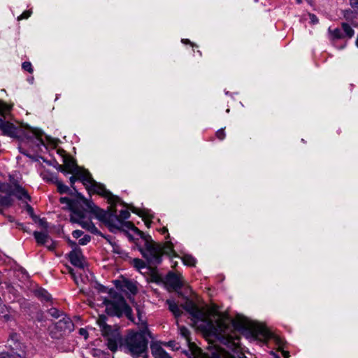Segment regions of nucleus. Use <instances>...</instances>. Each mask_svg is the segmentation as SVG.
I'll return each instance as SVG.
<instances>
[{
  "mask_svg": "<svg viewBox=\"0 0 358 358\" xmlns=\"http://www.w3.org/2000/svg\"><path fill=\"white\" fill-rule=\"evenodd\" d=\"M29 145L33 149H41L42 146H45L44 141L41 137V132L37 134L32 141H31Z\"/></svg>",
  "mask_w": 358,
  "mask_h": 358,
  "instance_id": "obj_27",
  "label": "nucleus"
},
{
  "mask_svg": "<svg viewBox=\"0 0 358 358\" xmlns=\"http://www.w3.org/2000/svg\"><path fill=\"white\" fill-rule=\"evenodd\" d=\"M82 228L87 230L90 233L96 235V236H102V232L99 231L97 227L95 226V224L92 222H86V221H82L80 223H79Z\"/></svg>",
  "mask_w": 358,
  "mask_h": 358,
  "instance_id": "obj_25",
  "label": "nucleus"
},
{
  "mask_svg": "<svg viewBox=\"0 0 358 358\" xmlns=\"http://www.w3.org/2000/svg\"><path fill=\"white\" fill-rule=\"evenodd\" d=\"M231 324L234 329L247 336L255 337L258 335H261L264 338H268L269 336L268 331L264 328L250 329L240 320H232Z\"/></svg>",
  "mask_w": 358,
  "mask_h": 358,
  "instance_id": "obj_11",
  "label": "nucleus"
},
{
  "mask_svg": "<svg viewBox=\"0 0 358 358\" xmlns=\"http://www.w3.org/2000/svg\"><path fill=\"white\" fill-rule=\"evenodd\" d=\"M35 296H36L41 302H49L52 301L51 294L44 288L38 287L34 292Z\"/></svg>",
  "mask_w": 358,
  "mask_h": 358,
  "instance_id": "obj_21",
  "label": "nucleus"
},
{
  "mask_svg": "<svg viewBox=\"0 0 358 358\" xmlns=\"http://www.w3.org/2000/svg\"><path fill=\"white\" fill-rule=\"evenodd\" d=\"M117 216L121 220L125 221L126 220L129 218L130 213L127 210H121L120 212V215Z\"/></svg>",
  "mask_w": 358,
  "mask_h": 358,
  "instance_id": "obj_42",
  "label": "nucleus"
},
{
  "mask_svg": "<svg viewBox=\"0 0 358 358\" xmlns=\"http://www.w3.org/2000/svg\"><path fill=\"white\" fill-rule=\"evenodd\" d=\"M84 232L81 230H79V229H76V230H74L73 232H72V236L74 238H79L80 237H81L83 235Z\"/></svg>",
  "mask_w": 358,
  "mask_h": 358,
  "instance_id": "obj_52",
  "label": "nucleus"
},
{
  "mask_svg": "<svg viewBox=\"0 0 358 358\" xmlns=\"http://www.w3.org/2000/svg\"><path fill=\"white\" fill-rule=\"evenodd\" d=\"M55 329L59 331L71 332L74 329V324L70 317L64 316L55 323Z\"/></svg>",
  "mask_w": 358,
  "mask_h": 358,
  "instance_id": "obj_19",
  "label": "nucleus"
},
{
  "mask_svg": "<svg viewBox=\"0 0 358 358\" xmlns=\"http://www.w3.org/2000/svg\"><path fill=\"white\" fill-rule=\"evenodd\" d=\"M96 289L98 292L101 293H107L108 290V288L107 287L101 284H98Z\"/></svg>",
  "mask_w": 358,
  "mask_h": 358,
  "instance_id": "obj_54",
  "label": "nucleus"
},
{
  "mask_svg": "<svg viewBox=\"0 0 358 358\" xmlns=\"http://www.w3.org/2000/svg\"><path fill=\"white\" fill-rule=\"evenodd\" d=\"M132 264L138 270H141V269L145 268L146 267L145 262L139 258L133 259Z\"/></svg>",
  "mask_w": 358,
  "mask_h": 358,
  "instance_id": "obj_36",
  "label": "nucleus"
},
{
  "mask_svg": "<svg viewBox=\"0 0 358 358\" xmlns=\"http://www.w3.org/2000/svg\"><path fill=\"white\" fill-rule=\"evenodd\" d=\"M215 136L219 140H220V141L224 140L226 136L224 129L221 128V129H218L215 133Z\"/></svg>",
  "mask_w": 358,
  "mask_h": 358,
  "instance_id": "obj_44",
  "label": "nucleus"
},
{
  "mask_svg": "<svg viewBox=\"0 0 358 358\" xmlns=\"http://www.w3.org/2000/svg\"><path fill=\"white\" fill-rule=\"evenodd\" d=\"M90 241L91 236L88 234H85L83 236V237L79 239L78 243L81 245H86L90 242Z\"/></svg>",
  "mask_w": 358,
  "mask_h": 358,
  "instance_id": "obj_43",
  "label": "nucleus"
},
{
  "mask_svg": "<svg viewBox=\"0 0 358 358\" xmlns=\"http://www.w3.org/2000/svg\"><path fill=\"white\" fill-rule=\"evenodd\" d=\"M48 181H50L52 183L57 185V182H59L57 176L56 174L51 173L50 177L47 178Z\"/></svg>",
  "mask_w": 358,
  "mask_h": 358,
  "instance_id": "obj_50",
  "label": "nucleus"
},
{
  "mask_svg": "<svg viewBox=\"0 0 358 358\" xmlns=\"http://www.w3.org/2000/svg\"><path fill=\"white\" fill-rule=\"evenodd\" d=\"M77 180H79V179H78V176H75V175H73L72 176H71L69 178L71 187H73L75 185V182H76Z\"/></svg>",
  "mask_w": 358,
  "mask_h": 358,
  "instance_id": "obj_61",
  "label": "nucleus"
},
{
  "mask_svg": "<svg viewBox=\"0 0 358 358\" xmlns=\"http://www.w3.org/2000/svg\"><path fill=\"white\" fill-rule=\"evenodd\" d=\"M79 334L82 336H84L85 338H87V336L88 334L87 330L83 328H80L79 329Z\"/></svg>",
  "mask_w": 358,
  "mask_h": 358,
  "instance_id": "obj_64",
  "label": "nucleus"
},
{
  "mask_svg": "<svg viewBox=\"0 0 358 358\" xmlns=\"http://www.w3.org/2000/svg\"><path fill=\"white\" fill-rule=\"evenodd\" d=\"M182 260L183 264L187 266H195L196 263V259L190 255H184Z\"/></svg>",
  "mask_w": 358,
  "mask_h": 358,
  "instance_id": "obj_32",
  "label": "nucleus"
},
{
  "mask_svg": "<svg viewBox=\"0 0 358 358\" xmlns=\"http://www.w3.org/2000/svg\"><path fill=\"white\" fill-rule=\"evenodd\" d=\"M85 175L89 182H85L83 185L89 193L93 192L106 198L111 206H116L121 201L120 197L113 195L103 184L96 182L88 171H86Z\"/></svg>",
  "mask_w": 358,
  "mask_h": 358,
  "instance_id": "obj_6",
  "label": "nucleus"
},
{
  "mask_svg": "<svg viewBox=\"0 0 358 358\" xmlns=\"http://www.w3.org/2000/svg\"><path fill=\"white\" fill-rule=\"evenodd\" d=\"M105 212L104 218L98 220L103 223L111 233L116 234L117 231H122V229L129 231L134 227L131 222L121 220L116 212L111 210L110 207H108Z\"/></svg>",
  "mask_w": 358,
  "mask_h": 358,
  "instance_id": "obj_7",
  "label": "nucleus"
},
{
  "mask_svg": "<svg viewBox=\"0 0 358 358\" xmlns=\"http://www.w3.org/2000/svg\"><path fill=\"white\" fill-rule=\"evenodd\" d=\"M11 108L10 106L0 100V130L4 136L17 138L18 137L17 127L7 120Z\"/></svg>",
  "mask_w": 358,
  "mask_h": 358,
  "instance_id": "obj_9",
  "label": "nucleus"
},
{
  "mask_svg": "<svg viewBox=\"0 0 358 358\" xmlns=\"http://www.w3.org/2000/svg\"><path fill=\"white\" fill-rule=\"evenodd\" d=\"M77 197V200H78L81 204L84 205L87 207V210H88V213L91 215H94V217L97 220H102L104 218L106 215L105 210L101 208L98 206H96L92 200L87 199L84 195L80 192H77L76 194Z\"/></svg>",
  "mask_w": 358,
  "mask_h": 358,
  "instance_id": "obj_12",
  "label": "nucleus"
},
{
  "mask_svg": "<svg viewBox=\"0 0 358 358\" xmlns=\"http://www.w3.org/2000/svg\"><path fill=\"white\" fill-rule=\"evenodd\" d=\"M349 3L353 9L352 10L358 15V0H350Z\"/></svg>",
  "mask_w": 358,
  "mask_h": 358,
  "instance_id": "obj_47",
  "label": "nucleus"
},
{
  "mask_svg": "<svg viewBox=\"0 0 358 358\" xmlns=\"http://www.w3.org/2000/svg\"><path fill=\"white\" fill-rule=\"evenodd\" d=\"M33 235L37 244L39 245H45V244L48 243V241L50 239L47 232L35 231H34Z\"/></svg>",
  "mask_w": 358,
  "mask_h": 358,
  "instance_id": "obj_24",
  "label": "nucleus"
},
{
  "mask_svg": "<svg viewBox=\"0 0 358 358\" xmlns=\"http://www.w3.org/2000/svg\"><path fill=\"white\" fill-rule=\"evenodd\" d=\"M22 69L24 71H27L29 73H32L34 72V68L30 62H24L22 64Z\"/></svg>",
  "mask_w": 358,
  "mask_h": 358,
  "instance_id": "obj_40",
  "label": "nucleus"
},
{
  "mask_svg": "<svg viewBox=\"0 0 358 358\" xmlns=\"http://www.w3.org/2000/svg\"><path fill=\"white\" fill-rule=\"evenodd\" d=\"M136 312H137L138 319L141 322L142 326L144 327L143 322H146V321L143 320L142 319L143 310H142V308L139 306H136Z\"/></svg>",
  "mask_w": 358,
  "mask_h": 358,
  "instance_id": "obj_46",
  "label": "nucleus"
},
{
  "mask_svg": "<svg viewBox=\"0 0 358 358\" xmlns=\"http://www.w3.org/2000/svg\"><path fill=\"white\" fill-rule=\"evenodd\" d=\"M91 354L93 357H102V358H108V354L106 353L100 349L94 348L91 351Z\"/></svg>",
  "mask_w": 358,
  "mask_h": 358,
  "instance_id": "obj_39",
  "label": "nucleus"
},
{
  "mask_svg": "<svg viewBox=\"0 0 358 358\" xmlns=\"http://www.w3.org/2000/svg\"><path fill=\"white\" fill-rule=\"evenodd\" d=\"M69 210L72 213L70 217L71 222L77 224L80 223L86 217V212H88L87 207L81 204L78 200Z\"/></svg>",
  "mask_w": 358,
  "mask_h": 358,
  "instance_id": "obj_15",
  "label": "nucleus"
},
{
  "mask_svg": "<svg viewBox=\"0 0 358 358\" xmlns=\"http://www.w3.org/2000/svg\"><path fill=\"white\" fill-rule=\"evenodd\" d=\"M112 252L115 254L118 255L120 257L123 259L129 257L128 252L122 249L120 245H119L117 243L113 244Z\"/></svg>",
  "mask_w": 358,
  "mask_h": 358,
  "instance_id": "obj_29",
  "label": "nucleus"
},
{
  "mask_svg": "<svg viewBox=\"0 0 358 358\" xmlns=\"http://www.w3.org/2000/svg\"><path fill=\"white\" fill-rule=\"evenodd\" d=\"M10 182H0V214L5 215L2 208H10L14 202V197L18 200L27 199L31 201V197L28 192L23 187L17 180L14 179L11 175L9 176Z\"/></svg>",
  "mask_w": 358,
  "mask_h": 358,
  "instance_id": "obj_3",
  "label": "nucleus"
},
{
  "mask_svg": "<svg viewBox=\"0 0 358 358\" xmlns=\"http://www.w3.org/2000/svg\"><path fill=\"white\" fill-rule=\"evenodd\" d=\"M18 149H19V152L21 154L24 155V156H26L29 158H32L31 155L30 154H29L28 152L26 150H24V148H22V147H19Z\"/></svg>",
  "mask_w": 358,
  "mask_h": 358,
  "instance_id": "obj_62",
  "label": "nucleus"
},
{
  "mask_svg": "<svg viewBox=\"0 0 358 358\" xmlns=\"http://www.w3.org/2000/svg\"><path fill=\"white\" fill-rule=\"evenodd\" d=\"M77 201V200H75V199H71L69 197H66V196H64V197H60L59 198V202L60 203L62 204H66L67 205V207L66 208L70 210L71 207H73V205L76 204V202Z\"/></svg>",
  "mask_w": 358,
  "mask_h": 358,
  "instance_id": "obj_33",
  "label": "nucleus"
},
{
  "mask_svg": "<svg viewBox=\"0 0 358 358\" xmlns=\"http://www.w3.org/2000/svg\"><path fill=\"white\" fill-rule=\"evenodd\" d=\"M143 324L144 327L138 331L129 330L122 341V347H124L125 352L135 358L148 352V338H153L147 322H143Z\"/></svg>",
  "mask_w": 358,
  "mask_h": 358,
  "instance_id": "obj_1",
  "label": "nucleus"
},
{
  "mask_svg": "<svg viewBox=\"0 0 358 358\" xmlns=\"http://www.w3.org/2000/svg\"><path fill=\"white\" fill-rule=\"evenodd\" d=\"M50 241L51 242L50 244L48 245L46 243L45 246L47 247V248L49 250H54L55 249V248H56V243H55V242L52 238H50Z\"/></svg>",
  "mask_w": 358,
  "mask_h": 358,
  "instance_id": "obj_59",
  "label": "nucleus"
},
{
  "mask_svg": "<svg viewBox=\"0 0 358 358\" xmlns=\"http://www.w3.org/2000/svg\"><path fill=\"white\" fill-rule=\"evenodd\" d=\"M182 308L191 315L193 323L203 322L204 324L201 326L203 331L215 336L224 344H227L229 340L223 334L225 329L224 324L220 323L215 324L213 321L205 320L203 312L192 301H188L182 305Z\"/></svg>",
  "mask_w": 358,
  "mask_h": 358,
  "instance_id": "obj_2",
  "label": "nucleus"
},
{
  "mask_svg": "<svg viewBox=\"0 0 358 358\" xmlns=\"http://www.w3.org/2000/svg\"><path fill=\"white\" fill-rule=\"evenodd\" d=\"M181 42L183 43V44H189L191 45L193 48L194 47H198L197 45L194 44V43L191 42L189 39H187V38H183L181 40Z\"/></svg>",
  "mask_w": 358,
  "mask_h": 358,
  "instance_id": "obj_63",
  "label": "nucleus"
},
{
  "mask_svg": "<svg viewBox=\"0 0 358 358\" xmlns=\"http://www.w3.org/2000/svg\"><path fill=\"white\" fill-rule=\"evenodd\" d=\"M100 236L105 238L111 246H113V243H116L115 241H113V238L110 235H105L102 233V236Z\"/></svg>",
  "mask_w": 358,
  "mask_h": 358,
  "instance_id": "obj_53",
  "label": "nucleus"
},
{
  "mask_svg": "<svg viewBox=\"0 0 358 358\" xmlns=\"http://www.w3.org/2000/svg\"><path fill=\"white\" fill-rule=\"evenodd\" d=\"M141 238L145 241V248L139 247L138 250L146 259L148 264L151 266H157L161 264L162 261L161 246L153 243L151 236L148 234L143 232Z\"/></svg>",
  "mask_w": 358,
  "mask_h": 358,
  "instance_id": "obj_4",
  "label": "nucleus"
},
{
  "mask_svg": "<svg viewBox=\"0 0 358 358\" xmlns=\"http://www.w3.org/2000/svg\"><path fill=\"white\" fill-rule=\"evenodd\" d=\"M43 229L47 230L49 227L48 222L45 220V218H41V220H38V222H37Z\"/></svg>",
  "mask_w": 358,
  "mask_h": 358,
  "instance_id": "obj_49",
  "label": "nucleus"
},
{
  "mask_svg": "<svg viewBox=\"0 0 358 358\" xmlns=\"http://www.w3.org/2000/svg\"><path fill=\"white\" fill-rule=\"evenodd\" d=\"M308 17H309V19H310V23L311 24H318L319 22V19L318 17H317L316 15L313 14V13H308Z\"/></svg>",
  "mask_w": 358,
  "mask_h": 358,
  "instance_id": "obj_45",
  "label": "nucleus"
},
{
  "mask_svg": "<svg viewBox=\"0 0 358 358\" xmlns=\"http://www.w3.org/2000/svg\"><path fill=\"white\" fill-rule=\"evenodd\" d=\"M166 303L168 305V309L176 318H178L182 315V311L174 300L167 299Z\"/></svg>",
  "mask_w": 358,
  "mask_h": 358,
  "instance_id": "obj_22",
  "label": "nucleus"
},
{
  "mask_svg": "<svg viewBox=\"0 0 358 358\" xmlns=\"http://www.w3.org/2000/svg\"><path fill=\"white\" fill-rule=\"evenodd\" d=\"M112 298V301H120L121 297H124L122 295L117 292L113 288H110L107 292Z\"/></svg>",
  "mask_w": 358,
  "mask_h": 358,
  "instance_id": "obj_38",
  "label": "nucleus"
},
{
  "mask_svg": "<svg viewBox=\"0 0 358 358\" xmlns=\"http://www.w3.org/2000/svg\"><path fill=\"white\" fill-rule=\"evenodd\" d=\"M131 231L137 236H138L140 238L141 236L143 235V232L141 231L138 227L134 225V227L131 228Z\"/></svg>",
  "mask_w": 358,
  "mask_h": 358,
  "instance_id": "obj_56",
  "label": "nucleus"
},
{
  "mask_svg": "<svg viewBox=\"0 0 358 358\" xmlns=\"http://www.w3.org/2000/svg\"><path fill=\"white\" fill-rule=\"evenodd\" d=\"M122 232L128 238L129 241H131V242L134 241V240H135L134 237L127 229H122Z\"/></svg>",
  "mask_w": 358,
  "mask_h": 358,
  "instance_id": "obj_57",
  "label": "nucleus"
},
{
  "mask_svg": "<svg viewBox=\"0 0 358 358\" xmlns=\"http://www.w3.org/2000/svg\"><path fill=\"white\" fill-rule=\"evenodd\" d=\"M113 284L116 289L119 291L125 293L126 294H130L135 295L138 292V288L134 282L131 280L122 277V279H117L113 280Z\"/></svg>",
  "mask_w": 358,
  "mask_h": 358,
  "instance_id": "obj_14",
  "label": "nucleus"
},
{
  "mask_svg": "<svg viewBox=\"0 0 358 358\" xmlns=\"http://www.w3.org/2000/svg\"><path fill=\"white\" fill-rule=\"evenodd\" d=\"M39 133L40 131L38 129H31L28 131H23L22 134L18 136L17 138H20L21 141H24L29 144L31 141H32Z\"/></svg>",
  "mask_w": 358,
  "mask_h": 358,
  "instance_id": "obj_23",
  "label": "nucleus"
},
{
  "mask_svg": "<svg viewBox=\"0 0 358 358\" xmlns=\"http://www.w3.org/2000/svg\"><path fill=\"white\" fill-rule=\"evenodd\" d=\"M328 32L329 34V38L331 41L333 45L336 47L338 49L341 50L345 48L347 43L345 42L341 45H336V41L340 39H344V34L341 29L335 28L334 29H331V27L328 29Z\"/></svg>",
  "mask_w": 358,
  "mask_h": 358,
  "instance_id": "obj_18",
  "label": "nucleus"
},
{
  "mask_svg": "<svg viewBox=\"0 0 358 358\" xmlns=\"http://www.w3.org/2000/svg\"><path fill=\"white\" fill-rule=\"evenodd\" d=\"M99 324L101 334L106 340L108 348L110 351L115 352L118 345L122 347L123 338L118 328L113 327L106 324L104 320L99 321Z\"/></svg>",
  "mask_w": 358,
  "mask_h": 358,
  "instance_id": "obj_8",
  "label": "nucleus"
},
{
  "mask_svg": "<svg viewBox=\"0 0 358 358\" xmlns=\"http://www.w3.org/2000/svg\"><path fill=\"white\" fill-rule=\"evenodd\" d=\"M343 15L344 18L346 20H348V21L353 20L356 17V16L357 15L351 9H346V10H343Z\"/></svg>",
  "mask_w": 358,
  "mask_h": 358,
  "instance_id": "obj_35",
  "label": "nucleus"
},
{
  "mask_svg": "<svg viewBox=\"0 0 358 358\" xmlns=\"http://www.w3.org/2000/svg\"><path fill=\"white\" fill-rule=\"evenodd\" d=\"M0 358H26L20 355L16 354L14 352L3 351L0 352Z\"/></svg>",
  "mask_w": 358,
  "mask_h": 358,
  "instance_id": "obj_34",
  "label": "nucleus"
},
{
  "mask_svg": "<svg viewBox=\"0 0 358 358\" xmlns=\"http://www.w3.org/2000/svg\"><path fill=\"white\" fill-rule=\"evenodd\" d=\"M41 159L48 165L52 166L54 168H55L58 171L61 172L64 176H67L69 174L68 171L66 170V169H64L63 166L60 165L55 159L48 160L44 157H41Z\"/></svg>",
  "mask_w": 358,
  "mask_h": 358,
  "instance_id": "obj_26",
  "label": "nucleus"
},
{
  "mask_svg": "<svg viewBox=\"0 0 358 358\" xmlns=\"http://www.w3.org/2000/svg\"><path fill=\"white\" fill-rule=\"evenodd\" d=\"M20 335L17 333H11L8 339V348L10 352L27 357V346L19 340Z\"/></svg>",
  "mask_w": 358,
  "mask_h": 358,
  "instance_id": "obj_13",
  "label": "nucleus"
},
{
  "mask_svg": "<svg viewBox=\"0 0 358 358\" xmlns=\"http://www.w3.org/2000/svg\"><path fill=\"white\" fill-rule=\"evenodd\" d=\"M341 27L345 38H351L354 36L355 31L349 24L346 22H343L341 24Z\"/></svg>",
  "mask_w": 358,
  "mask_h": 358,
  "instance_id": "obj_30",
  "label": "nucleus"
},
{
  "mask_svg": "<svg viewBox=\"0 0 358 358\" xmlns=\"http://www.w3.org/2000/svg\"><path fill=\"white\" fill-rule=\"evenodd\" d=\"M48 313L55 318H59L62 315V312L56 308H50Z\"/></svg>",
  "mask_w": 358,
  "mask_h": 358,
  "instance_id": "obj_41",
  "label": "nucleus"
},
{
  "mask_svg": "<svg viewBox=\"0 0 358 358\" xmlns=\"http://www.w3.org/2000/svg\"><path fill=\"white\" fill-rule=\"evenodd\" d=\"M150 349L155 358H172L158 342L152 341L150 343Z\"/></svg>",
  "mask_w": 358,
  "mask_h": 358,
  "instance_id": "obj_20",
  "label": "nucleus"
},
{
  "mask_svg": "<svg viewBox=\"0 0 358 358\" xmlns=\"http://www.w3.org/2000/svg\"><path fill=\"white\" fill-rule=\"evenodd\" d=\"M57 187V192L61 194H68L69 195H73V191L65 184L62 182V181L57 182L56 185Z\"/></svg>",
  "mask_w": 358,
  "mask_h": 358,
  "instance_id": "obj_31",
  "label": "nucleus"
},
{
  "mask_svg": "<svg viewBox=\"0 0 358 358\" xmlns=\"http://www.w3.org/2000/svg\"><path fill=\"white\" fill-rule=\"evenodd\" d=\"M180 334L181 336L185 338L187 341H190V331L185 326L179 327Z\"/></svg>",
  "mask_w": 358,
  "mask_h": 358,
  "instance_id": "obj_37",
  "label": "nucleus"
},
{
  "mask_svg": "<svg viewBox=\"0 0 358 358\" xmlns=\"http://www.w3.org/2000/svg\"><path fill=\"white\" fill-rule=\"evenodd\" d=\"M67 242H68L69 245L71 247L73 248L72 250H76L78 248H80V247L78 246L76 242H75L74 241L71 240L69 238H68Z\"/></svg>",
  "mask_w": 358,
  "mask_h": 358,
  "instance_id": "obj_58",
  "label": "nucleus"
},
{
  "mask_svg": "<svg viewBox=\"0 0 358 358\" xmlns=\"http://www.w3.org/2000/svg\"><path fill=\"white\" fill-rule=\"evenodd\" d=\"M166 284L174 290L180 289L182 287V282L180 276L173 271H169L165 278Z\"/></svg>",
  "mask_w": 358,
  "mask_h": 358,
  "instance_id": "obj_17",
  "label": "nucleus"
},
{
  "mask_svg": "<svg viewBox=\"0 0 358 358\" xmlns=\"http://www.w3.org/2000/svg\"><path fill=\"white\" fill-rule=\"evenodd\" d=\"M58 153L62 156V161L64 163V168L68 171L69 174L77 176L79 180L85 184V182H89L86 178V171L80 167L76 161L71 156L66 155L64 150H58Z\"/></svg>",
  "mask_w": 358,
  "mask_h": 358,
  "instance_id": "obj_10",
  "label": "nucleus"
},
{
  "mask_svg": "<svg viewBox=\"0 0 358 358\" xmlns=\"http://www.w3.org/2000/svg\"><path fill=\"white\" fill-rule=\"evenodd\" d=\"M67 270H68V272L71 274V275L73 278V280H75V282L77 283L76 276V273H75L74 269L70 266H67Z\"/></svg>",
  "mask_w": 358,
  "mask_h": 358,
  "instance_id": "obj_60",
  "label": "nucleus"
},
{
  "mask_svg": "<svg viewBox=\"0 0 358 358\" xmlns=\"http://www.w3.org/2000/svg\"><path fill=\"white\" fill-rule=\"evenodd\" d=\"M68 259L71 264L79 268L83 269L85 268L84 259L85 257L83 255L81 248L72 250L68 255Z\"/></svg>",
  "mask_w": 358,
  "mask_h": 358,
  "instance_id": "obj_16",
  "label": "nucleus"
},
{
  "mask_svg": "<svg viewBox=\"0 0 358 358\" xmlns=\"http://www.w3.org/2000/svg\"><path fill=\"white\" fill-rule=\"evenodd\" d=\"M131 231L137 236H138L140 238L141 236L143 235V232L141 231L138 227L134 225V227L131 228Z\"/></svg>",
  "mask_w": 358,
  "mask_h": 358,
  "instance_id": "obj_55",
  "label": "nucleus"
},
{
  "mask_svg": "<svg viewBox=\"0 0 358 358\" xmlns=\"http://www.w3.org/2000/svg\"><path fill=\"white\" fill-rule=\"evenodd\" d=\"M25 210L27 212V213L29 214V215L31 217L32 215H34V208L33 207L29 205L27 202H26V205H25Z\"/></svg>",
  "mask_w": 358,
  "mask_h": 358,
  "instance_id": "obj_51",
  "label": "nucleus"
},
{
  "mask_svg": "<svg viewBox=\"0 0 358 358\" xmlns=\"http://www.w3.org/2000/svg\"><path fill=\"white\" fill-rule=\"evenodd\" d=\"M103 303L106 306V313L108 315L120 318L124 315L128 320L134 322L132 309L124 297H121L120 301H112L105 299Z\"/></svg>",
  "mask_w": 358,
  "mask_h": 358,
  "instance_id": "obj_5",
  "label": "nucleus"
},
{
  "mask_svg": "<svg viewBox=\"0 0 358 358\" xmlns=\"http://www.w3.org/2000/svg\"><path fill=\"white\" fill-rule=\"evenodd\" d=\"M10 309V307L0 303V316H2L6 322L10 321L12 319Z\"/></svg>",
  "mask_w": 358,
  "mask_h": 358,
  "instance_id": "obj_28",
  "label": "nucleus"
},
{
  "mask_svg": "<svg viewBox=\"0 0 358 358\" xmlns=\"http://www.w3.org/2000/svg\"><path fill=\"white\" fill-rule=\"evenodd\" d=\"M31 13L32 12L30 10L24 11L20 16L17 17V20L28 19L31 16Z\"/></svg>",
  "mask_w": 358,
  "mask_h": 358,
  "instance_id": "obj_48",
  "label": "nucleus"
}]
</instances>
